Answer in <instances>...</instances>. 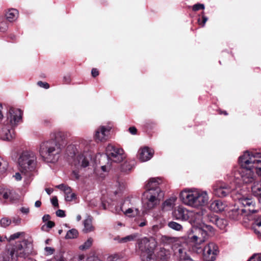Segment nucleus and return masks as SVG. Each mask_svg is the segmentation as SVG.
<instances>
[{"label": "nucleus", "mask_w": 261, "mask_h": 261, "mask_svg": "<svg viewBox=\"0 0 261 261\" xmlns=\"http://www.w3.org/2000/svg\"><path fill=\"white\" fill-rule=\"evenodd\" d=\"M67 132L57 131L50 134V139L43 141L39 147L38 151L42 159L49 163L58 160L63 149L67 143L69 137Z\"/></svg>", "instance_id": "f257e3e1"}, {"label": "nucleus", "mask_w": 261, "mask_h": 261, "mask_svg": "<svg viewBox=\"0 0 261 261\" xmlns=\"http://www.w3.org/2000/svg\"><path fill=\"white\" fill-rule=\"evenodd\" d=\"M261 153H250L245 151L240 156L239 164L241 168L239 170L242 181L245 184H250L256 180L255 172L261 176Z\"/></svg>", "instance_id": "f03ea898"}, {"label": "nucleus", "mask_w": 261, "mask_h": 261, "mask_svg": "<svg viewBox=\"0 0 261 261\" xmlns=\"http://www.w3.org/2000/svg\"><path fill=\"white\" fill-rule=\"evenodd\" d=\"M179 198L186 205L196 208H201L209 200L207 192L198 189H186L180 193Z\"/></svg>", "instance_id": "7ed1b4c3"}, {"label": "nucleus", "mask_w": 261, "mask_h": 261, "mask_svg": "<svg viewBox=\"0 0 261 261\" xmlns=\"http://www.w3.org/2000/svg\"><path fill=\"white\" fill-rule=\"evenodd\" d=\"M89 146L85 142H82L78 145H70L67 147V153L71 157L76 156L74 161V166L79 168H86L89 165L90 156L87 151Z\"/></svg>", "instance_id": "20e7f679"}, {"label": "nucleus", "mask_w": 261, "mask_h": 261, "mask_svg": "<svg viewBox=\"0 0 261 261\" xmlns=\"http://www.w3.org/2000/svg\"><path fill=\"white\" fill-rule=\"evenodd\" d=\"M239 203L244 208H234L228 212L229 217L233 220H239L243 215H248L256 213L257 210L254 208V203L251 199L242 196L238 198Z\"/></svg>", "instance_id": "39448f33"}, {"label": "nucleus", "mask_w": 261, "mask_h": 261, "mask_svg": "<svg viewBox=\"0 0 261 261\" xmlns=\"http://www.w3.org/2000/svg\"><path fill=\"white\" fill-rule=\"evenodd\" d=\"M140 255L142 261H166L165 258L158 259L153 254L155 242L144 237L138 243Z\"/></svg>", "instance_id": "423d86ee"}, {"label": "nucleus", "mask_w": 261, "mask_h": 261, "mask_svg": "<svg viewBox=\"0 0 261 261\" xmlns=\"http://www.w3.org/2000/svg\"><path fill=\"white\" fill-rule=\"evenodd\" d=\"M37 159L35 152L33 151H23L18 159L20 171L24 174L35 171L37 165Z\"/></svg>", "instance_id": "0eeeda50"}, {"label": "nucleus", "mask_w": 261, "mask_h": 261, "mask_svg": "<svg viewBox=\"0 0 261 261\" xmlns=\"http://www.w3.org/2000/svg\"><path fill=\"white\" fill-rule=\"evenodd\" d=\"M15 254L19 257L27 258L35 254L33 240L31 237H27L22 241H18L12 248Z\"/></svg>", "instance_id": "6e6552de"}, {"label": "nucleus", "mask_w": 261, "mask_h": 261, "mask_svg": "<svg viewBox=\"0 0 261 261\" xmlns=\"http://www.w3.org/2000/svg\"><path fill=\"white\" fill-rule=\"evenodd\" d=\"M164 196L161 189L146 191L144 193V207L147 211L153 210L159 205Z\"/></svg>", "instance_id": "1a4fd4ad"}, {"label": "nucleus", "mask_w": 261, "mask_h": 261, "mask_svg": "<svg viewBox=\"0 0 261 261\" xmlns=\"http://www.w3.org/2000/svg\"><path fill=\"white\" fill-rule=\"evenodd\" d=\"M192 231L193 234L190 235L189 238L191 242L194 244L193 250L195 251L196 247H200L199 245L207 238L208 231H213V228L211 225H204L202 227L194 228Z\"/></svg>", "instance_id": "9d476101"}, {"label": "nucleus", "mask_w": 261, "mask_h": 261, "mask_svg": "<svg viewBox=\"0 0 261 261\" xmlns=\"http://www.w3.org/2000/svg\"><path fill=\"white\" fill-rule=\"evenodd\" d=\"M195 251L197 253L203 251V258L205 261L215 260L219 253L218 246L213 242L209 243L204 248L197 247Z\"/></svg>", "instance_id": "9b49d317"}, {"label": "nucleus", "mask_w": 261, "mask_h": 261, "mask_svg": "<svg viewBox=\"0 0 261 261\" xmlns=\"http://www.w3.org/2000/svg\"><path fill=\"white\" fill-rule=\"evenodd\" d=\"M22 112L19 109L10 108L7 114V120L4 125L14 127L22 120Z\"/></svg>", "instance_id": "f8f14e48"}, {"label": "nucleus", "mask_w": 261, "mask_h": 261, "mask_svg": "<svg viewBox=\"0 0 261 261\" xmlns=\"http://www.w3.org/2000/svg\"><path fill=\"white\" fill-rule=\"evenodd\" d=\"M106 151L108 158L112 162L120 163L125 158L124 150L112 144L107 146Z\"/></svg>", "instance_id": "ddd939ff"}, {"label": "nucleus", "mask_w": 261, "mask_h": 261, "mask_svg": "<svg viewBox=\"0 0 261 261\" xmlns=\"http://www.w3.org/2000/svg\"><path fill=\"white\" fill-rule=\"evenodd\" d=\"M233 189L231 186L223 182H219L213 187L214 194L219 197H224L228 195Z\"/></svg>", "instance_id": "4468645a"}, {"label": "nucleus", "mask_w": 261, "mask_h": 261, "mask_svg": "<svg viewBox=\"0 0 261 261\" xmlns=\"http://www.w3.org/2000/svg\"><path fill=\"white\" fill-rule=\"evenodd\" d=\"M190 211L183 206H178L173 211L172 216L175 220L186 221L189 219Z\"/></svg>", "instance_id": "2eb2a0df"}, {"label": "nucleus", "mask_w": 261, "mask_h": 261, "mask_svg": "<svg viewBox=\"0 0 261 261\" xmlns=\"http://www.w3.org/2000/svg\"><path fill=\"white\" fill-rule=\"evenodd\" d=\"M201 210L198 211H190L189 213V221L192 225H196L200 224L203 219V216L204 215V210Z\"/></svg>", "instance_id": "dca6fc26"}, {"label": "nucleus", "mask_w": 261, "mask_h": 261, "mask_svg": "<svg viewBox=\"0 0 261 261\" xmlns=\"http://www.w3.org/2000/svg\"><path fill=\"white\" fill-rule=\"evenodd\" d=\"M13 127H11L9 125H5L1 132V138L2 140L5 141H10L14 138V131Z\"/></svg>", "instance_id": "f3484780"}, {"label": "nucleus", "mask_w": 261, "mask_h": 261, "mask_svg": "<svg viewBox=\"0 0 261 261\" xmlns=\"http://www.w3.org/2000/svg\"><path fill=\"white\" fill-rule=\"evenodd\" d=\"M177 198L172 196L163 201L161 205V210L165 212L172 211L175 206Z\"/></svg>", "instance_id": "a211bd4d"}, {"label": "nucleus", "mask_w": 261, "mask_h": 261, "mask_svg": "<svg viewBox=\"0 0 261 261\" xmlns=\"http://www.w3.org/2000/svg\"><path fill=\"white\" fill-rule=\"evenodd\" d=\"M110 130V127H106L101 126L98 128L95 135V139L96 140L102 141L107 139Z\"/></svg>", "instance_id": "6ab92c4d"}, {"label": "nucleus", "mask_w": 261, "mask_h": 261, "mask_svg": "<svg viewBox=\"0 0 261 261\" xmlns=\"http://www.w3.org/2000/svg\"><path fill=\"white\" fill-rule=\"evenodd\" d=\"M153 150L149 147H145L139 151V159L141 162H146L153 156Z\"/></svg>", "instance_id": "aec40b11"}, {"label": "nucleus", "mask_w": 261, "mask_h": 261, "mask_svg": "<svg viewBox=\"0 0 261 261\" xmlns=\"http://www.w3.org/2000/svg\"><path fill=\"white\" fill-rule=\"evenodd\" d=\"M18 257L13 248L6 250L0 256L1 261H17Z\"/></svg>", "instance_id": "412c9836"}, {"label": "nucleus", "mask_w": 261, "mask_h": 261, "mask_svg": "<svg viewBox=\"0 0 261 261\" xmlns=\"http://www.w3.org/2000/svg\"><path fill=\"white\" fill-rule=\"evenodd\" d=\"M92 221V217L90 216H88L83 221V224L84 228L83 229V232L84 233H88L94 231L95 227L93 225Z\"/></svg>", "instance_id": "4be33fe9"}, {"label": "nucleus", "mask_w": 261, "mask_h": 261, "mask_svg": "<svg viewBox=\"0 0 261 261\" xmlns=\"http://www.w3.org/2000/svg\"><path fill=\"white\" fill-rule=\"evenodd\" d=\"M138 202L139 199L137 198L127 197L121 204L120 209L121 210H123L128 208V207L136 206V203Z\"/></svg>", "instance_id": "5701e85b"}, {"label": "nucleus", "mask_w": 261, "mask_h": 261, "mask_svg": "<svg viewBox=\"0 0 261 261\" xmlns=\"http://www.w3.org/2000/svg\"><path fill=\"white\" fill-rule=\"evenodd\" d=\"M225 207L226 204L220 200H215L210 205L211 210L217 213L224 211Z\"/></svg>", "instance_id": "b1692460"}, {"label": "nucleus", "mask_w": 261, "mask_h": 261, "mask_svg": "<svg viewBox=\"0 0 261 261\" xmlns=\"http://www.w3.org/2000/svg\"><path fill=\"white\" fill-rule=\"evenodd\" d=\"M251 191L253 195L261 202V183L259 181L256 180L253 182Z\"/></svg>", "instance_id": "393cba45"}, {"label": "nucleus", "mask_w": 261, "mask_h": 261, "mask_svg": "<svg viewBox=\"0 0 261 261\" xmlns=\"http://www.w3.org/2000/svg\"><path fill=\"white\" fill-rule=\"evenodd\" d=\"M160 179L159 178H152L149 179L145 185L146 191L155 190L156 189H160L158 185Z\"/></svg>", "instance_id": "a878e982"}, {"label": "nucleus", "mask_w": 261, "mask_h": 261, "mask_svg": "<svg viewBox=\"0 0 261 261\" xmlns=\"http://www.w3.org/2000/svg\"><path fill=\"white\" fill-rule=\"evenodd\" d=\"M19 13L15 9H11L6 14L7 19L10 22L15 21L18 18Z\"/></svg>", "instance_id": "bb28decb"}, {"label": "nucleus", "mask_w": 261, "mask_h": 261, "mask_svg": "<svg viewBox=\"0 0 261 261\" xmlns=\"http://www.w3.org/2000/svg\"><path fill=\"white\" fill-rule=\"evenodd\" d=\"M252 229L258 238H261V217L254 221Z\"/></svg>", "instance_id": "cd10ccee"}, {"label": "nucleus", "mask_w": 261, "mask_h": 261, "mask_svg": "<svg viewBox=\"0 0 261 261\" xmlns=\"http://www.w3.org/2000/svg\"><path fill=\"white\" fill-rule=\"evenodd\" d=\"M123 213L129 217H134L139 213V210L136 206L128 207V208L121 210Z\"/></svg>", "instance_id": "c85d7f7f"}, {"label": "nucleus", "mask_w": 261, "mask_h": 261, "mask_svg": "<svg viewBox=\"0 0 261 261\" xmlns=\"http://www.w3.org/2000/svg\"><path fill=\"white\" fill-rule=\"evenodd\" d=\"M215 223L220 229H224L227 225L226 220L222 218H215Z\"/></svg>", "instance_id": "c756f323"}, {"label": "nucleus", "mask_w": 261, "mask_h": 261, "mask_svg": "<svg viewBox=\"0 0 261 261\" xmlns=\"http://www.w3.org/2000/svg\"><path fill=\"white\" fill-rule=\"evenodd\" d=\"M165 213L166 212L162 211L161 208L160 210L153 212L152 217L156 221H159L161 222H165V220L163 219Z\"/></svg>", "instance_id": "7c9ffc66"}, {"label": "nucleus", "mask_w": 261, "mask_h": 261, "mask_svg": "<svg viewBox=\"0 0 261 261\" xmlns=\"http://www.w3.org/2000/svg\"><path fill=\"white\" fill-rule=\"evenodd\" d=\"M79 236V232L77 229L72 228L69 230L65 237L66 239H74L76 238Z\"/></svg>", "instance_id": "2f4dec72"}, {"label": "nucleus", "mask_w": 261, "mask_h": 261, "mask_svg": "<svg viewBox=\"0 0 261 261\" xmlns=\"http://www.w3.org/2000/svg\"><path fill=\"white\" fill-rule=\"evenodd\" d=\"M28 236H26V234L24 232H17L16 233H14L12 234H11L9 238H8V242H10L12 240H14L16 239H18L19 238H22L23 239L24 238H27Z\"/></svg>", "instance_id": "473e14b6"}, {"label": "nucleus", "mask_w": 261, "mask_h": 261, "mask_svg": "<svg viewBox=\"0 0 261 261\" xmlns=\"http://www.w3.org/2000/svg\"><path fill=\"white\" fill-rule=\"evenodd\" d=\"M139 235L138 233H134L122 238L121 241L123 242L124 243H127L128 242L134 241L139 237Z\"/></svg>", "instance_id": "72a5a7b5"}, {"label": "nucleus", "mask_w": 261, "mask_h": 261, "mask_svg": "<svg viewBox=\"0 0 261 261\" xmlns=\"http://www.w3.org/2000/svg\"><path fill=\"white\" fill-rule=\"evenodd\" d=\"M93 240L92 238H89L84 243L79 246V249L81 250H87L92 245Z\"/></svg>", "instance_id": "f704fd0d"}, {"label": "nucleus", "mask_w": 261, "mask_h": 261, "mask_svg": "<svg viewBox=\"0 0 261 261\" xmlns=\"http://www.w3.org/2000/svg\"><path fill=\"white\" fill-rule=\"evenodd\" d=\"M14 192L13 191L10 190H4L3 193V197L5 199H9L10 200L12 201L14 198L13 195Z\"/></svg>", "instance_id": "c9c22d12"}, {"label": "nucleus", "mask_w": 261, "mask_h": 261, "mask_svg": "<svg viewBox=\"0 0 261 261\" xmlns=\"http://www.w3.org/2000/svg\"><path fill=\"white\" fill-rule=\"evenodd\" d=\"M8 167V162L0 156V174L4 173Z\"/></svg>", "instance_id": "e433bc0d"}, {"label": "nucleus", "mask_w": 261, "mask_h": 261, "mask_svg": "<svg viewBox=\"0 0 261 261\" xmlns=\"http://www.w3.org/2000/svg\"><path fill=\"white\" fill-rule=\"evenodd\" d=\"M168 226L170 228L176 231H180L182 229V226L180 224L174 221H171L169 222Z\"/></svg>", "instance_id": "4c0bfd02"}, {"label": "nucleus", "mask_w": 261, "mask_h": 261, "mask_svg": "<svg viewBox=\"0 0 261 261\" xmlns=\"http://www.w3.org/2000/svg\"><path fill=\"white\" fill-rule=\"evenodd\" d=\"M70 261H87V258L83 254H75L70 259Z\"/></svg>", "instance_id": "58836bf2"}, {"label": "nucleus", "mask_w": 261, "mask_h": 261, "mask_svg": "<svg viewBox=\"0 0 261 261\" xmlns=\"http://www.w3.org/2000/svg\"><path fill=\"white\" fill-rule=\"evenodd\" d=\"M132 168L133 166L129 163L125 162L121 165L120 169L123 172H127L130 171Z\"/></svg>", "instance_id": "ea45409f"}, {"label": "nucleus", "mask_w": 261, "mask_h": 261, "mask_svg": "<svg viewBox=\"0 0 261 261\" xmlns=\"http://www.w3.org/2000/svg\"><path fill=\"white\" fill-rule=\"evenodd\" d=\"M11 223V221L8 218L5 217L1 219L0 220V224L3 227H6L10 225Z\"/></svg>", "instance_id": "a19ab883"}, {"label": "nucleus", "mask_w": 261, "mask_h": 261, "mask_svg": "<svg viewBox=\"0 0 261 261\" xmlns=\"http://www.w3.org/2000/svg\"><path fill=\"white\" fill-rule=\"evenodd\" d=\"M56 188L62 190L65 193H69L70 191V187L64 185V184H60L56 186Z\"/></svg>", "instance_id": "79ce46f5"}, {"label": "nucleus", "mask_w": 261, "mask_h": 261, "mask_svg": "<svg viewBox=\"0 0 261 261\" xmlns=\"http://www.w3.org/2000/svg\"><path fill=\"white\" fill-rule=\"evenodd\" d=\"M75 194L74 193L71 192V189L70 188V191L69 193H65V199L67 201H71L73 199L75 198Z\"/></svg>", "instance_id": "37998d69"}, {"label": "nucleus", "mask_w": 261, "mask_h": 261, "mask_svg": "<svg viewBox=\"0 0 261 261\" xmlns=\"http://www.w3.org/2000/svg\"><path fill=\"white\" fill-rule=\"evenodd\" d=\"M51 261H66L63 254L61 253L57 254Z\"/></svg>", "instance_id": "c03bdc74"}, {"label": "nucleus", "mask_w": 261, "mask_h": 261, "mask_svg": "<svg viewBox=\"0 0 261 261\" xmlns=\"http://www.w3.org/2000/svg\"><path fill=\"white\" fill-rule=\"evenodd\" d=\"M45 254L46 255H50L54 254L55 249L50 247H46L44 248Z\"/></svg>", "instance_id": "a18cd8bd"}, {"label": "nucleus", "mask_w": 261, "mask_h": 261, "mask_svg": "<svg viewBox=\"0 0 261 261\" xmlns=\"http://www.w3.org/2000/svg\"><path fill=\"white\" fill-rule=\"evenodd\" d=\"M55 226V223L53 221H49L46 222V224L43 225L41 227V229L43 230H45V227L48 228H51Z\"/></svg>", "instance_id": "49530a36"}, {"label": "nucleus", "mask_w": 261, "mask_h": 261, "mask_svg": "<svg viewBox=\"0 0 261 261\" xmlns=\"http://www.w3.org/2000/svg\"><path fill=\"white\" fill-rule=\"evenodd\" d=\"M204 9V5L201 4H197L193 6V10L194 11H198L200 9L203 10Z\"/></svg>", "instance_id": "de8ad7c7"}, {"label": "nucleus", "mask_w": 261, "mask_h": 261, "mask_svg": "<svg viewBox=\"0 0 261 261\" xmlns=\"http://www.w3.org/2000/svg\"><path fill=\"white\" fill-rule=\"evenodd\" d=\"M72 177L74 180H79L80 178V175L79 174V171L77 170H74L72 172Z\"/></svg>", "instance_id": "09e8293b"}, {"label": "nucleus", "mask_w": 261, "mask_h": 261, "mask_svg": "<svg viewBox=\"0 0 261 261\" xmlns=\"http://www.w3.org/2000/svg\"><path fill=\"white\" fill-rule=\"evenodd\" d=\"M248 261H261V254H254Z\"/></svg>", "instance_id": "8fccbe9b"}, {"label": "nucleus", "mask_w": 261, "mask_h": 261, "mask_svg": "<svg viewBox=\"0 0 261 261\" xmlns=\"http://www.w3.org/2000/svg\"><path fill=\"white\" fill-rule=\"evenodd\" d=\"M37 85L40 87L43 88L45 89H47L49 88V85L46 82L39 81L37 83Z\"/></svg>", "instance_id": "3c124183"}, {"label": "nucleus", "mask_w": 261, "mask_h": 261, "mask_svg": "<svg viewBox=\"0 0 261 261\" xmlns=\"http://www.w3.org/2000/svg\"><path fill=\"white\" fill-rule=\"evenodd\" d=\"M8 29V25L5 22L0 23V32H5Z\"/></svg>", "instance_id": "603ef678"}, {"label": "nucleus", "mask_w": 261, "mask_h": 261, "mask_svg": "<svg viewBox=\"0 0 261 261\" xmlns=\"http://www.w3.org/2000/svg\"><path fill=\"white\" fill-rule=\"evenodd\" d=\"M202 20L201 22L200 21V18L198 19V21L199 23L201 25L202 27H204L206 22L207 21V20L208 19V18L206 16H204V15H202Z\"/></svg>", "instance_id": "864d4df0"}, {"label": "nucleus", "mask_w": 261, "mask_h": 261, "mask_svg": "<svg viewBox=\"0 0 261 261\" xmlns=\"http://www.w3.org/2000/svg\"><path fill=\"white\" fill-rule=\"evenodd\" d=\"M56 215L58 217H61V218L65 217V213L63 210H58V211H56Z\"/></svg>", "instance_id": "5fc2aeb1"}, {"label": "nucleus", "mask_w": 261, "mask_h": 261, "mask_svg": "<svg viewBox=\"0 0 261 261\" xmlns=\"http://www.w3.org/2000/svg\"><path fill=\"white\" fill-rule=\"evenodd\" d=\"M87 261H102L98 257L95 256H90L87 258Z\"/></svg>", "instance_id": "6e6d98bb"}, {"label": "nucleus", "mask_w": 261, "mask_h": 261, "mask_svg": "<svg viewBox=\"0 0 261 261\" xmlns=\"http://www.w3.org/2000/svg\"><path fill=\"white\" fill-rule=\"evenodd\" d=\"M51 204L55 207L58 206V201L56 197H53L51 200Z\"/></svg>", "instance_id": "4d7b16f0"}, {"label": "nucleus", "mask_w": 261, "mask_h": 261, "mask_svg": "<svg viewBox=\"0 0 261 261\" xmlns=\"http://www.w3.org/2000/svg\"><path fill=\"white\" fill-rule=\"evenodd\" d=\"M8 242V238L4 235L0 234V243H6Z\"/></svg>", "instance_id": "13d9d810"}, {"label": "nucleus", "mask_w": 261, "mask_h": 261, "mask_svg": "<svg viewBox=\"0 0 261 261\" xmlns=\"http://www.w3.org/2000/svg\"><path fill=\"white\" fill-rule=\"evenodd\" d=\"M13 177L15 178V179L17 181H19L22 178V176H21V174H20V173H19V172H16L15 174V175H13Z\"/></svg>", "instance_id": "bf43d9fd"}, {"label": "nucleus", "mask_w": 261, "mask_h": 261, "mask_svg": "<svg viewBox=\"0 0 261 261\" xmlns=\"http://www.w3.org/2000/svg\"><path fill=\"white\" fill-rule=\"evenodd\" d=\"M91 74L93 77H96L99 74V72L96 68H93L91 70Z\"/></svg>", "instance_id": "052dcab7"}, {"label": "nucleus", "mask_w": 261, "mask_h": 261, "mask_svg": "<svg viewBox=\"0 0 261 261\" xmlns=\"http://www.w3.org/2000/svg\"><path fill=\"white\" fill-rule=\"evenodd\" d=\"M129 132L132 135H136L137 134V130L136 127L132 126L129 128Z\"/></svg>", "instance_id": "680f3d73"}, {"label": "nucleus", "mask_w": 261, "mask_h": 261, "mask_svg": "<svg viewBox=\"0 0 261 261\" xmlns=\"http://www.w3.org/2000/svg\"><path fill=\"white\" fill-rule=\"evenodd\" d=\"M21 219L19 218H14L13 219V223H14L15 225H19L21 223Z\"/></svg>", "instance_id": "e2e57ef3"}, {"label": "nucleus", "mask_w": 261, "mask_h": 261, "mask_svg": "<svg viewBox=\"0 0 261 261\" xmlns=\"http://www.w3.org/2000/svg\"><path fill=\"white\" fill-rule=\"evenodd\" d=\"M50 219V217L49 215H45L42 217V220L44 222L49 221Z\"/></svg>", "instance_id": "0e129e2a"}, {"label": "nucleus", "mask_w": 261, "mask_h": 261, "mask_svg": "<svg viewBox=\"0 0 261 261\" xmlns=\"http://www.w3.org/2000/svg\"><path fill=\"white\" fill-rule=\"evenodd\" d=\"M20 211L23 214H27L29 212V208L23 207L20 208Z\"/></svg>", "instance_id": "69168bd1"}, {"label": "nucleus", "mask_w": 261, "mask_h": 261, "mask_svg": "<svg viewBox=\"0 0 261 261\" xmlns=\"http://www.w3.org/2000/svg\"><path fill=\"white\" fill-rule=\"evenodd\" d=\"M170 240H171V238L170 237L166 236H162V240L163 241H169Z\"/></svg>", "instance_id": "338daca9"}, {"label": "nucleus", "mask_w": 261, "mask_h": 261, "mask_svg": "<svg viewBox=\"0 0 261 261\" xmlns=\"http://www.w3.org/2000/svg\"><path fill=\"white\" fill-rule=\"evenodd\" d=\"M116 259V257L114 256H111L108 258V261H115Z\"/></svg>", "instance_id": "774afa93"}]
</instances>
